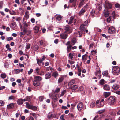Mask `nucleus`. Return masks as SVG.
<instances>
[{"label":"nucleus","mask_w":120,"mask_h":120,"mask_svg":"<svg viewBox=\"0 0 120 120\" xmlns=\"http://www.w3.org/2000/svg\"><path fill=\"white\" fill-rule=\"evenodd\" d=\"M107 102L110 105H113L115 102V98L114 96H110L108 99Z\"/></svg>","instance_id":"obj_1"},{"label":"nucleus","mask_w":120,"mask_h":120,"mask_svg":"<svg viewBox=\"0 0 120 120\" xmlns=\"http://www.w3.org/2000/svg\"><path fill=\"white\" fill-rule=\"evenodd\" d=\"M108 31L109 33L112 34L115 33L116 30L114 27L113 26H111L109 28Z\"/></svg>","instance_id":"obj_2"},{"label":"nucleus","mask_w":120,"mask_h":120,"mask_svg":"<svg viewBox=\"0 0 120 120\" xmlns=\"http://www.w3.org/2000/svg\"><path fill=\"white\" fill-rule=\"evenodd\" d=\"M66 45L68 46L67 48V50L68 52L71 51V48L72 46L70 44V42L69 41L66 44Z\"/></svg>","instance_id":"obj_3"},{"label":"nucleus","mask_w":120,"mask_h":120,"mask_svg":"<svg viewBox=\"0 0 120 120\" xmlns=\"http://www.w3.org/2000/svg\"><path fill=\"white\" fill-rule=\"evenodd\" d=\"M113 71L115 73H118L120 71V69L117 66H115L113 68Z\"/></svg>","instance_id":"obj_4"},{"label":"nucleus","mask_w":120,"mask_h":120,"mask_svg":"<svg viewBox=\"0 0 120 120\" xmlns=\"http://www.w3.org/2000/svg\"><path fill=\"white\" fill-rule=\"evenodd\" d=\"M95 75L99 79L100 78L101 76V73L100 70H97L95 72Z\"/></svg>","instance_id":"obj_5"},{"label":"nucleus","mask_w":120,"mask_h":120,"mask_svg":"<svg viewBox=\"0 0 120 120\" xmlns=\"http://www.w3.org/2000/svg\"><path fill=\"white\" fill-rule=\"evenodd\" d=\"M55 117L54 113L50 112L48 114L47 117L49 119H51L54 118Z\"/></svg>","instance_id":"obj_6"},{"label":"nucleus","mask_w":120,"mask_h":120,"mask_svg":"<svg viewBox=\"0 0 120 120\" xmlns=\"http://www.w3.org/2000/svg\"><path fill=\"white\" fill-rule=\"evenodd\" d=\"M65 33H70V28L69 26L68 25L65 26Z\"/></svg>","instance_id":"obj_7"},{"label":"nucleus","mask_w":120,"mask_h":120,"mask_svg":"<svg viewBox=\"0 0 120 120\" xmlns=\"http://www.w3.org/2000/svg\"><path fill=\"white\" fill-rule=\"evenodd\" d=\"M77 106L78 110L80 111L82 109L83 107V104L82 102H80L78 104Z\"/></svg>","instance_id":"obj_8"},{"label":"nucleus","mask_w":120,"mask_h":120,"mask_svg":"<svg viewBox=\"0 0 120 120\" xmlns=\"http://www.w3.org/2000/svg\"><path fill=\"white\" fill-rule=\"evenodd\" d=\"M112 5L111 4L109 3H107L105 6V9L107 8L111 9L112 7Z\"/></svg>","instance_id":"obj_9"},{"label":"nucleus","mask_w":120,"mask_h":120,"mask_svg":"<svg viewBox=\"0 0 120 120\" xmlns=\"http://www.w3.org/2000/svg\"><path fill=\"white\" fill-rule=\"evenodd\" d=\"M34 79L35 80L39 82L42 80V78L39 76H36L34 77Z\"/></svg>","instance_id":"obj_10"},{"label":"nucleus","mask_w":120,"mask_h":120,"mask_svg":"<svg viewBox=\"0 0 120 120\" xmlns=\"http://www.w3.org/2000/svg\"><path fill=\"white\" fill-rule=\"evenodd\" d=\"M60 37L62 39H65L67 38L68 36L65 33H62L60 34Z\"/></svg>","instance_id":"obj_11"},{"label":"nucleus","mask_w":120,"mask_h":120,"mask_svg":"<svg viewBox=\"0 0 120 120\" xmlns=\"http://www.w3.org/2000/svg\"><path fill=\"white\" fill-rule=\"evenodd\" d=\"M103 89L105 90L108 91L110 90V87L109 85L105 84L103 86Z\"/></svg>","instance_id":"obj_12"},{"label":"nucleus","mask_w":120,"mask_h":120,"mask_svg":"<svg viewBox=\"0 0 120 120\" xmlns=\"http://www.w3.org/2000/svg\"><path fill=\"white\" fill-rule=\"evenodd\" d=\"M119 87L120 86L119 85L117 84H115L112 86V89L114 90H117L119 88Z\"/></svg>","instance_id":"obj_13"},{"label":"nucleus","mask_w":120,"mask_h":120,"mask_svg":"<svg viewBox=\"0 0 120 120\" xmlns=\"http://www.w3.org/2000/svg\"><path fill=\"white\" fill-rule=\"evenodd\" d=\"M33 84L35 86H39L40 85V83L39 82L35 80L33 82Z\"/></svg>","instance_id":"obj_14"},{"label":"nucleus","mask_w":120,"mask_h":120,"mask_svg":"<svg viewBox=\"0 0 120 120\" xmlns=\"http://www.w3.org/2000/svg\"><path fill=\"white\" fill-rule=\"evenodd\" d=\"M17 103L18 105H22L23 103L22 99V98L19 99L17 101Z\"/></svg>","instance_id":"obj_15"},{"label":"nucleus","mask_w":120,"mask_h":120,"mask_svg":"<svg viewBox=\"0 0 120 120\" xmlns=\"http://www.w3.org/2000/svg\"><path fill=\"white\" fill-rule=\"evenodd\" d=\"M51 76V73L49 72H47L45 75V79H48L50 78Z\"/></svg>","instance_id":"obj_16"},{"label":"nucleus","mask_w":120,"mask_h":120,"mask_svg":"<svg viewBox=\"0 0 120 120\" xmlns=\"http://www.w3.org/2000/svg\"><path fill=\"white\" fill-rule=\"evenodd\" d=\"M78 86L76 85H73L69 87L70 89L74 90L78 88Z\"/></svg>","instance_id":"obj_17"},{"label":"nucleus","mask_w":120,"mask_h":120,"mask_svg":"<svg viewBox=\"0 0 120 120\" xmlns=\"http://www.w3.org/2000/svg\"><path fill=\"white\" fill-rule=\"evenodd\" d=\"M85 11V10L84 9L82 8L81 9L79 13V15L80 16H81L83 15Z\"/></svg>","instance_id":"obj_18"},{"label":"nucleus","mask_w":120,"mask_h":120,"mask_svg":"<svg viewBox=\"0 0 120 120\" xmlns=\"http://www.w3.org/2000/svg\"><path fill=\"white\" fill-rule=\"evenodd\" d=\"M15 104L14 103H11L10 104L8 105L7 108L8 109H11L13 108L14 105Z\"/></svg>","instance_id":"obj_19"},{"label":"nucleus","mask_w":120,"mask_h":120,"mask_svg":"<svg viewBox=\"0 0 120 120\" xmlns=\"http://www.w3.org/2000/svg\"><path fill=\"white\" fill-rule=\"evenodd\" d=\"M77 0H70L69 2L71 3L73 2V5L75 6L76 5Z\"/></svg>","instance_id":"obj_20"},{"label":"nucleus","mask_w":120,"mask_h":120,"mask_svg":"<svg viewBox=\"0 0 120 120\" xmlns=\"http://www.w3.org/2000/svg\"><path fill=\"white\" fill-rule=\"evenodd\" d=\"M39 27L37 26H35L34 29V31L35 33H37L39 31Z\"/></svg>","instance_id":"obj_21"},{"label":"nucleus","mask_w":120,"mask_h":120,"mask_svg":"<svg viewBox=\"0 0 120 120\" xmlns=\"http://www.w3.org/2000/svg\"><path fill=\"white\" fill-rule=\"evenodd\" d=\"M74 19V17L73 16H72L70 18V19L69 21L68 22V24H71L72 22V21Z\"/></svg>","instance_id":"obj_22"},{"label":"nucleus","mask_w":120,"mask_h":120,"mask_svg":"<svg viewBox=\"0 0 120 120\" xmlns=\"http://www.w3.org/2000/svg\"><path fill=\"white\" fill-rule=\"evenodd\" d=\"M110 94V93L109 92H105L104 93V95L105 98L109 96Z\"/></svg>","instance_id":"obj_23"},{"label":"nucleus","mask_w":120,"mask_h":120,"mask_svg":"<svg viewBox=\"0 0 120 120\" xmlns=\"http://www.w3.org/2000/svg\"><path fill=\"white\" fill-rule=\"evenodd\" d=\"M37 63L39 66H40L41 64L42 63V60H41L40 59H37Z\"/></svg>","instance_id":"obj_24"},{"label":"nucleus","mask_w":120,"mask_h":120,"mask_svg":"<svg viewBox=\"0 0 120 120\" xmlns=\"http://www.w3.org/2000/svg\"><path fill=\"white\" fill-rule=\"evenodd\" d=\"M64 79V78L63 77H61L59 78L58 80V83H59L63 81Z\"/></svg>","instance_id":"obj_25"},{"label":"nucleus","mask_w":120,"mask_h":120,"mask_svg":"<svg viewBox=\"0 0 120 120\" xmlns=\"http://www.w3.org/2000/svg\"><path fill=\"white\" fill-rule=\"evenodd\" d=\"M84 1V0H82L81 1L79 4L78 7L80 8L83 4V3Z\"/></svg>","instance_id":"obj_26"},{"label":"nucleus","mask_w":120,"mask_h":120,"mask_svg":"<svg viewBox=\"0 0 120 120\" xmlns=\"http://www.w3.org/2000/svg\"><path fill=\"white\" fill-rule=\"evenodd\" d=\"M75 83V80L74 79H72L68 83V85H72Z\"/></svg>","instance_id":"obj_27"},{"label":"nucleus","mask_w":120,"mask_h":120,"mask_svg":"<svg viewBox=\"0 0 120 120\" xmlns=\"http://www.w3.org/2000/svg\"><path fill=\"white\" fill-rule=\"evenodd\" d=\"M102 74L103 76L106 77L108 76V73L107 71H105L102 73Z\"/></svg>","instance_id":"obj_28"},{"label":"nucleus","mask_w":120,"mask_h":120,"mask_svg":"<svg viewBox=\"0 0 120 120\" xmlns=\"http://www.w3.org/2000/svg\"><path fill=\"white\" fill-rule=\"evenodd\" d=\"M71 42L72 43V45H74L76 43V40L75 38H73L71 40Z\"/></svg>","instance_id":"obj_29"},{"label":"nucleus","mask_w":120,"mask_h":120,"mask_svg":"<svg viewBox=\"0 0 120 120\" xmlns=\"http://www.w3.org/2000/svg\"><path fill=\"white\" fill-rule=\"evenodd\" d=\"M58 75V74L57 72H55L53 73L52 74V76L55 78H56Z\"/></svg>","instance_id":"obj_30"},{"label":"nucleus","mask_w":120,"mask_h":120,"mask_svg":"<svg viewBox=\"0 0 120 120\" xmlns=\"http://www.w3.org/2000/svg\"><path fill=\"white\" fill-rule=\"evenodd\" d=\"M23 31L24 33L25 34L28 31L29 34H30L31 33V32L30 31L27 30L26 28H24L23 30Z\"/></svg>","instance_id":"obj_31"},{"label":"nucleus","mask_w":120,"mask_h":120,"mask_svg":"<svg viewBox=\"0 0 120 120\" xmlns=\"http://www.w3.org/2000/svg\"><path fill=\"white\" fill-rule=\"evenodd\" d=\"M10 13L11 15H15L16 14V12L12 10L10 11Z\"/></svg>","instance_id":"obj_32"},{"label":"nucleus","mask_w":120,"mask_h":120,"mask_svg":"<svg viewBox=\"0 0 120 120\" xmlns=\"http://www.w3.org/2000/svg\"><path fill=\"white\" fill-rule=\"evenodd\" d=\"M57 99L56 96V95H55L53 96L52 99L54 102H55L57 101Z\"/></svg>","instance_id":"obj_33"},{"label":"nucleus","mask_w":120,"mask_h":120,"mask_svg":"<svg viewBox=\"0 0 120 120\" xmlns=\"http://www.w3.org/2000/svg\"><path fill=\"white\" fill-rule=\"evenodd\" d=\"M32 105H30L28 103H26V106L28 109H31Z\"/></svg>","instance_id":"obj_34"},{"label":"nucleus","mask_w":120,"mask_h":120,"mask_svg":"<svg viewBox=\"0 0 120 120\" xmlns=\"http://www.w3.org/2000/svg\"><path fill=\"white\" fill-rule=\"evenodd\" d=\"M95 12V10L93 9V10L90 12V14L92 15L93 16L92 17H94V14Z\"/></svg>","instance_id":"obj_35"},{"label":"nucleus","mask_w":120,"mask_h":120,"mask_svg":"<svg viewBox=\"0 0 120 120\" xmlns=\"http://www.w3.org/2000/svg\"><path fill=\"white\" fill-rule=\"evenodd\" d=\"M74 55V54L70 53L69 54V57L71 59H72L73 58V56Z\"/></svg>","instance_id":"obj_36"},{"label":"nucleus","mask_w":120,"mask_h":120,"mask_svg":"<svg viewBox=\"0 0 120 120\" xmlns=\"http://www.w3.org/2000/svg\"><path fill=\"white\" fill-rule=\"evenodd\" d=\"M24 28H26L28 26V25L27 23H26V22H24L23 24Z\"/></svg>","instance_id":"obj_37"},{"label":"nucleus","mask_w":120,"mask_h":120,"mask_svg":"<svg viewBox=\"0 0 120 120\" xmlns=\"http://www.w3.org/2000/svg\"><path fill=\"white\" fill-rule=\"evenodd\" d=\"M109 11H107L105 13V17H108L109 15Z\"/></svg>","instance_id":"obj_38"},{"label":"nucleus","mask_w":120,"mask_h":120,"mask_svg":"<svg viewBox=\"0 0 120 120\" xmlns=\"http://www.w3.org/2000/svg\"><path fill=\"white\" fill-rule=\"evenodd\" d=\"M105 81L103 79H101L100 81V83L101 85H102L104 84Z\"/></svg>","instance_id":"obj_39"},{"label":"nucleus","mask_w":120,"mask_h":120,"mask_svg":"<svg viewBox=\"0 0 120 120\" xmlns=\"http://www.w3.org/2000/svg\"><path fill=\"white\" fill-rule=\"evenodd\" d=\"M1 77L2 78L4 79L6 77V75L5 74L3 73L1 75Z\"/></svg>","instance_id":"obj_40"},{"label":"nucleus","mask_w":120,"mask_h":120,"mask_svg":"<svg viewBox=\"0 0 120 120\" xmlns=\"http://www.w3.org/2000/svg\"><path fill=\"white\" fill-rule=\"evenodd\" d=\"M95 105V102H92L90 104V106L92 108H93Z\"/></svg>","instance_id":"obj_41"},{"label":"nucleus","mask_w":120,"mask_h":120,"mask_svg":"<svg viewBox=\"0 0 120 120\" xmlns=\"http://www.w3.org/2000/svg\"><path fill=\"white\" fill-rule=\"evenodd\" d=\"M44 97L43 96H41L39 97V100L40 101H42L44 99Z\"/></svg>","instance_id":"obj_42"},{"label":"nucleus","mask_w":120,"mask_h":120,"mask_svg":"<svg viewBox=\"0 0 120 120\" xmlns=\"http://www.w3.org/2000/svg\"><path fill=\"white\" fill-rule=\"evenodd\" d=\"M15 98L14 96L12 95L10 96L8 98L9 99V100H14Z\"/></svg>","instance_id":"obj_43"},{"label":"nucleus","mask_w":120,"mask_h":120,"mask_svg":"<svg viewBox=\"0 0 120 120\" xmlns=\"http://www.w3.org/2000/svg\"><path fill=\"white\" fill-rule=\"evenodd\" d=\"M61 16L60 15H59L57 17L56 19L58 20H60L61 19Z\"/></svg>","instance_id":"obj_44"},{"label":"nucleus","mask_w":120,"mask_h":120,"mask_svg":"<svg viewBox=\"0 0 120 120\" xmlns=\"http://www.w3.org/2000/svg\"><path fill=\"white\" fill-rule=\"evenodd\" d=\"M14 70L15 71V74H17L19 73L20 72V70H19V69H16L15 70Z\"/></svg>","instance_id":"obj_45"},{"label":"nucleus","mask_w":120,"mask_h":120,"mask_svg":"<svg viewBox=\"0 0 120 120\" xmlns=\"http://www.w3.org/2000/svg\"><path fill=\"white\" fill-rule=\"evenodd\" d=\"M84 24H83L81 25L80 26V28L81 29L83 30L84 28Z\"/></svg>","instance_id":"obj_46"},{"label":"nucleus","mask_w":120,"mask_h":120,"mask_svg":"<svg viewBox=\"0 0 120 120\" xmlns=\"http://www.w3.org/2000/svg\"><path fill=\"white\" fill-rule=\"evenodd\" d=\"M37 109V108L36 107L32 105L31 109L33 110H36Z\"/></svg>","instance_id":"obj_47"},{"label":"nucleus","mask_w":120,"mask_h":120,"mask_svg":"<svg viewBox=\"0 0 120 120\" xmlns=\"http://www.w3.org/2000/svg\"><path fill=\"white\" fill-rule=\"evenodd\" d=\"M66 92V90H64L63 91H62L61 93V96H63L64 95V94Z\"/></svg>","instance_id":"obj_48"},{"label":"nucleus","mask_w":120,"mask_h":120,"mask_svg":"<svg viewBox=\"0 0 120 120\" xmlns=\"http://www.w3.org/2000/svg\"><path fill=\"white\" fill-rule=\"evenodd\" d=\"M60 88H57L55 90V92L56 93H58L60 90Z\"/></svg>","instance_id":"obj_49"},{"label":"nucleus","mask_w":120,"mask_h":120,"mask_svg":"<svg viewBox=\"0 0 120 120\" xmlns=\"http://www.w3.org/2000/svg\"><path fill=\"white\" fill-rule=\"evenodd\" d=\"M25 18L27 19H28L29 17V16L28 13L27 12H26L25 13Z\"/></svg>","instance_id":"obj_50"},{"label":"nucleus","mask_w":120,"mask_h":120,"mask_svg":"<svg viewBox=\"0 0 120 120\" xmlns=\"http://www.w3.org/2000/svg\"><path fill=\"white\" fill-rule=\"evenodd\" d=\"M38 48V46L37 45H35L34 47V49L36 51L37 50Z\"/></svg>","instance_id":"obj_51"},{"label":"nucleus","mask_w":120,"mask_h":120,"mask_svg":"<svg viewBox=\"0 0 120 120\" xmlns=\"http://www.w3.org/2000/svg\"><path fill=\"white\" fill-rule=\"evenodd\" d=\"M26 98L27 101H30V96H27L26 97Z\"/></svg>","instance_id":"obj_52"},{"label":"nucleus","mask_w":120,"mask_h":120,"mask_svg":"<svg viewBox=\"0 0 120 120\" xmlns=\"http://www.w3.org/2000/svg\"><path fill=\"white\" fill-rule=\"evenodd\" d=\"M6 39L8 41H9L11 40H13V38L12 37H10L9 38H7Z\"/></svg>","instance_id":"obj_53"},{"label":"nucleus","mask_w":120,"mask_h":120,"mask_svg":"<svg viewBox=\"0 0 120 120\" xmlns=\"http://www.w3.org/2000/svg\"><path fill=\"white\" fill-rule=\"evenodd\" d=\"M86 56H87V55L85 54L84 55H83L82 57V60L84 61H85L86 60Z\"/></svg>","instance_id":"obj_54"},{"label":"nucleus","mask_w":120,"mask_h":120,"mask_svg":"<svg viewBox=\"0 0 120 120\" xmlns=\"http://www.w3.org/2000/svg\"><path fill=\"white\" fill-rule=\"evenodd\" d=\"M111 16H110L109 17L107 18V21L108 22H109L111 20Z\"/></svg>","instance_id":"obj_55"},{"label":"nucleus","mask_w":120,"mask_h":120,"mask_svg":"<svg viewBox=\"0 0 120 120\" xmlns=\"http://www.w3.org/2000/svg\"><path fill=\"white\" fill-rule=\"evenodd\" d=\"M115 7L117 8H119L120 7V5L117 3L115 4Z\"/></svg>","instance_id":"obj_56"},{"label":"nucleus","mask_w":120,"mask_h":120,"mask_svg":"<svg viewBox=\"0 0 120 120\" xmlns=\"http://www.w3.org/2000/svg\"><path fill=\"white\" fill-rule=\"evenodd\" d=\"M83 87L82 86L80 87L79 88V90L81 91H82L83 90Z\"/></svg>","instance_id":"obj_57"},{"label":"nucleus","mask_w":120,"mask_h":120,"mask_svg":"<svg viewBox=\"0 0 120 120\" xmlns=\"http://www.w3.org/2000/svg\"><path fill=\"white\" fill-rule=\"evenodd\" d=\"M21 19V17H16V19H15L17 21H19Z\"/></svg>","instance_id":"obj_58"},{"label":"nucleus","mask_w":120,"mask_h":120,"mask_svg":"<svg viewBox=\"0 0 120 120\" xmlns=\"http://www.w3.org/2000/svg\"><path fill=\"white\" fill-rule=\"evenodd\" d=\"M3 3L2 1H0V9H1L2 8Z\"/></svg>","instance_id":"obj_59"},{"label":"nucleus","mask_w":120,"mask_h":120,"mask_svg":"<svg viewBox=\"0 0 120 120\" xmlns=\"http://www.w3.org/2000/svg\"><path fill=\"white\" fill-rule=\"evenodd\" d=\"M30 44H28L26 46V48L27 49H29L30 47Z\"/></svg>","instance_id":"obj_60"},{"label":"nucleus","mask_w":120,"mask_h":120,"mask_svg":"<svg viewBox=\"0 0 120 120\" xmlns=\"http://www.w3.org/2000/svg\"><path fill=\"white\" fill-rule=\"evenodd\" d=\"M4 105L3 101H0V105L3 106Z\"/></svg>","instance_id":"obj_61"},{"label":"nucleus","mask_w":120,"mask_h":120,"mask_svg":"<svg viewBox=\"0 0 120 120\" xmlns=\"http://www.w3.org/2000/svg\"><path fill=\"white\" fill-rule=\"evenodd\" d=\"M33 69H31L30 71H28V74H29V75H30L33 72Z\"/></svg>","instance_id":"obj_62"},{"label":"nucleus","mask_w":120,"mask_h":120,"mask_svg":"<svg viewBox=\"0 0 120 120\" xmlns=\"http://www.w3.org/2000/svg\"><path fill=\"white\" fill-rule=\"evenodd\" d=\"M69 116L70 117H72V118H74V115H73L72 114V113H69Z\"/></svg>","instance_id":"obj_63"},{"label":"nucleus","mask_w":120,"mask_h":120,"mask_svg":"<svg viewBox=\"0 0 120 120\" xmlns=\"http://www.w3.org/2000/svg\"><path fill=\"white\" fill-rule=\"evenodd\" d=\"M102 35L103 37H105L106 38H108V36H106L105 34H102Z\"/></svg>","instance_id":"obj_64"}]
</instances>
